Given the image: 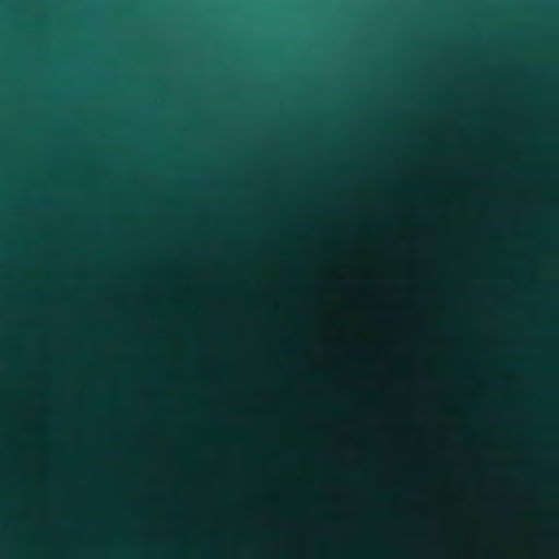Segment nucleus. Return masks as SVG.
I'll return each mask as SVG.
<instances>
[{
    "instance_id": "1",
    "label": "nucleus",
    "mask_w": 559,
    "mask_h": 559,
    "mask_svg": "<svg viewBox=\"0 0 559 559\" xmlns=\"http://www.w3.org/2000/svg\"><path fill=\"white\" fill-rule=\"evenodd\" d=\"M265 356L270 364V557L280 559V352H59V356Z\"/></svg>"
},
{
    "instance_id": "2",
    "label": "nucleus",
    "mask_w": 559,
    "mask_h": 559,
    "mask_svg": "<svg viewBox=\"0 0 559 559\" xmlns=\"http://www.w3.org/2000/svg\"><path fill=\"white\" fill-rule=\"evenodd\" d=\"M270 266L267 346H59V349H280V129H270Z\"/></svg>"
},
{
    "instance_id": "3",
    "label": "nucleus",
    "mask_w": 559,
    "mask_h": 559,
    "mask_svg": "<svg viewBox=\"0 0 559 559\" xmlns=\"http://www.w3.org/2000/svg\"><path fill=\"white\" fill-rule=\"evenodd\" d=\"M306 355H464V356H502V352H282V401L284 400V372L287 362L297 356ZM284 431V405L282 404V432ZM284 467V440L282 439V468ZM284 495V484L282 483V496ZM284 513V502L282 501V514ZM284 537V521L282 520V538ZM282 559H284V548L282 547Z\"/></svg>"
},
{
    "instance_id": "4",
    "label": "nucleus",
    "mask_w": 559,
    "mask_h": 559,
    "mask_svg": "<svg viewBox=\"0 0 559 559\" xmlns=\"http://www.w3.org/2000/svg\"><path fill=\"white\" fill-rule=\"evenodd\" d=\"M284 225V188L282 187V226ZM284 230L282 229V243ZM284 262V248L282 247V263ZM282 281H284V265L282 264ZM284 282H282V296ZM284 321V298L282 297V349H502V346H299L293 345L286 331Z\"/></svg>"
},
{
    "instance_id": "5",
    "label": "nucleus",
    "mask_w": 559,
    "mask_h": 559,
    "mask_svg": "<svg viewBox=\"0 0 559 559\" xmlns=\"http://www.w3.org/2000/svg\"><path fill=\"white\" fill-rule=\"evenodd\" d=\"M237 320L245 324L249 325L253 322L255 318V311L253 307L249 302H243L238 309H237Z\"/></svg>"
},
{
    "instance_id": "6",
    "label": "nucleus",
    "mask_w": 559,
    "mask_h": 559,
    "mask_svg": "<svg viewBox=\"0 0 559 559\" xmlns=\"http://www.w3.org/2000/svg\"><path fill=\"white\" fill-rule=\"evenodd\" d=\"M281 14H284V11H281ZM284 133V126L282 124V134ZM284 152V143L282 142V153Z\"/></svg>"
},
{
    "instance_id": "7",
    "label": "nucleus",
    "mask_w": 559,
    "mask_h": 559,
    "mask_svg": "<svg viewBox=\"0 0 559 559\" xmlns=\"http://www.w3.org/2000/svg\"><path fill=\"white\" fill-rule=\"evenodd\" d=\"M452 321H453V322H460V321H461L460 316H459V314H455V316L453 317V320H452Z\"/></svg>"
},
{
    "instance_id": "8",
    "label": "nucleus",
    "mask_w": 559,
    "mask_h": 559,
    "mask_svg": "<svg viewBox=\"0 0 559 559\" xmlns=\"http://www.w3.org/2000/svg\"><path fill=\"white\" fill-rule=\"evenodd\" d=\"M376 317H377L378 319H386V316H384V314H377Z\"/></svg>"
}]
</instances>
